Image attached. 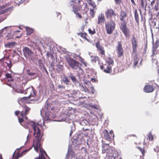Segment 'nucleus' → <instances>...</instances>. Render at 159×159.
I'll use <instances>...</instances> for the list:
<instances>
[{
    "label": "nucleus",
    "mask_w": 159,
    "mask_h": 159,
    "mask_svg": "<svg viewBox=\"0 0 159 159\" xmlns=\"http://www.w3.org/2000/svg\"><path fill=\"white\" fill-rule=\"evenodd\" d=\"M27 125H26V127H29V125H31L34 129V135L35 139L34 140L33 146L34 150L37 152H38L39 149L41 154H39L38 158H36L34 159H45V156H47L45 151L40 147V139L41 137H40V128L41 127L40 124L38 123H36L34 121H30L29 122H26Z\"/></svg>",
    "instance_id": "obj_1"
},
{
    "label": "nucleus",
    "mask_w": 159,
    "mask_h": 159,
    "mask_svg": "<svg viewBox=\"0 0 159 159\" xmlns=\"http://www.w3.org/2000/svg\"><path fill=\"white\" fill-rule=\"evenodd\" d=\"M46 109H42L41 111V115L43 118V122L44 123V121L49 120L54 118L56 116L55 112L54 111V108L49 106L48 103L45 105Z\"/></svg>",
    "instance_id": "obj_2"
},
{
    "label": "nucleus",
    "mask_w": 159,
    "mask_h": 159,
    "mask_svg": "<svg viewBox=\"0 0 159 159\" xmlns=\"http://www.w3.org/2000/svg\"><path fill=\"white\" fill-rule=\"evenodd\" d=\"M66 59V61L71 69L74 70H78V72L79 74H83V71L81 68V64L80 63L70 57H67Z\"/></svg>",
    "instance_id": "obj_3"
},
{
    "label": "nucleus",
    "mask_w": 159,
    "mask_h": 159,
    "mask_svg": "<svg viewBox=\"0 0 159 159\" xmlns=\"http://www.w3.org/2000/svg\"><path fill=\"white\" fill-rule=\"evenodd\" d=\"M102 146L103 153L106 152L107 154H108V155L111 157V159H116L117 154L116 151H113L110 148L108 149L109 146L107 144H103Z\"/></svg>",
    "instance_id": "obj_4"
},
{
    "label": "nucleus",
    "mask_w": 159,
    "mask_h": 159,
    "mask_svg": "<svg viewBox=\"0 0 159 159\" xmlns=\"http://www.w3.org/2000/svg\"><path fill=\"white\" fill-rule=\"evenodd\" d=\"M81 1L80 0H70L69 2V6L73 9V11L75 13L80 10V7L77 6L80 5L79 4Z\"/></svg>",
    "instance_id": "obj_5"
},
{
    "label": "nucleus",
    "mask_w": 159,
    "mask_h": 159,
    "mask_svg": "<svg viewBox=\"0 0 159 159\" xmlns=\"http://www.w3.org/2000/svg\"><path fill=\"white\" fill-rule=\"evenodd\" d=\"M115 24L114 22L111 20L105 23V27L107 33L111 34L115 28Z\"/></svg>",
    "instance_id": "obj_6"
},
{
    "label": "nucleus",
    "mask_w": 159,
    "mask_h": 159,
    "mask_svg": "<svg viewBox=\"0 0 159 159\" xmlns=\"http://www.w3.org/2000/svg\"><path fill=\"white\" fill-rule=\"evenodd\" d=\"M5 61V59L3 58L0 59V64L1 65V69L3 71H6L7 68V66H8L9 69H10L12 66L11 61H9V63L6 62Z\"/></svg>",
    "instance_id": "obj_7"
},
{
    "label": "nucleus",
    "mask_w": 159,
    "mask_h": 159,
    "mask_svg": "<svg viewBox=\"0 0 159 159\" xmlns=\"http://www.w3.org/2000/svg\"><path fill=\"white\" fill-rule=\"evenodd\" d=\"M90 84L91 83L89 81L84 80L82 84L81 83L79 84L80 86L82 88L84 91L86 93L89 92L88 88H90Z\"/></svg>",
    "instance_id": "obj_8"
},
{
    "label": "nucleus",
    "mask_w": 159,
    "mask_h": 159,
    "mask_svg": "<svg viewBox=\"0 0 159 159\" xmlns=\"http://www.w3.org/2000/svg\"><path fill=\"white\" fill-rule=\"evenodd\" d=\"M106 14L107 19H110L111 20L115 19L116 15L113 10L111 9L107 10Z\"/></svg>",
    "instance_id": "obj_9"
},
{
    "label": "nucleus",
    "mask_w": 159,
    "mask_h": 159,
    "mask_svg": "<svg viewBox=\"0 0 159 159\" xmlns=\"http://www.w3.org/2000/svg\"><path fill=\"white\" fill-rule=\"evenodd\" d=\"M66 159H78L74 152L71 149L69 148L67 154L66 156Z\"/></svg>",
    "instance_id": "obj_10"
},
{
    "label": "nucleus",
    "mask_w": 159,
    "mask_h": 159,
    "mask_svg": "<svg viewBox=\"0 0 159 159\" xmlns=\"http://www.w3.org/2000/svg\"><path fill=\"white\" fill-rule=\"evenodd\" d=\"M101 69L106 73H110L111 72V66L105 64L100 66Z\"/></svg>",
    "instance_id": "obj_11"
},
{
    "label": "nucleus",
    "mask_w": 159,
    "mask_h": 159,
    "mask_svg": "<svg viewBox=\"0 0 159 159\" xmlns=\"http://www.w3.org/2000/svg\"><path fill=\"white\" fill-rule=\"evenodd\" d=\"M24 93L28 94V97H34L35 96V91L34 90L33 88L32 87L27 89L25 91H24Z\"/></svg>",
    "instance_id": "obj_12"
},
{
    "label": "nucleus",
    "mask_w": 159,
    "mask_h": 159,
    "mask_svg": "<svg viewBox=\"0 0 159 159\" xmlns=\"http://www.w3.org/2000/svg\"><path fill=\"white\" fill-rule=\"evenodd\" d=\"M23 51L25 57L31 59L33 53L29 48L26 47H25L23 49Z\"/></svg>",
    "instance_id": "obj_13"
},
{
    "label": "nucleus",
    "mask_w": 159,
    "mask_h": 159,
    "mask_svg": "<svg viewBox=\"0 0 159 159\" xmlns=\"http://www.w3.org/2000/svg\"><path fill=\"white\" fill-rule=\"evenodd\" d=\"M152 55L151 56L157 53V49L159 45V41L157 40L155 42L152 39Z\"/></svg>",
    "instance_id": "obj_14"
},
{
    "label": "nucleus",
    "mask_w": 159,
    "mask_h": 159,
    "mask_svg": "<svg viewBox=\"0 0 159 159\" xmlns=\"http://www.w3.org/2000/svg\"><path fill=\"white\" fill-rule=\"evenodd\" d=\"M116 51L119 57L122 56L123 53V50L121 42H118V45L116 47Z\"/></svg>",
    "instance_id": "obj_15"
},
{
    "label": "nucleus",
    "mask_w": 159,
    "mask_h": 159,
    "mask_svg": "<svg viewBox=\"0 0 159 159\" xmlns=\"http://www.w3.org/2000/svg\"><path fill=\"white\" fill-rule=\"evenodd\" d=\"M22 107H23V111L21 112L20 115L22 117L24 118V116L27 115L28 112L30 111L31 109L30 107L26 105H24Z\"/></svg>",
    "instance_id": "obj_16"
},
{
    "label": "nucleus",
    "mask_w": 159,
    "mask_h": 159,
    "mask_svg": "<svg viewBox=\"0 0 159 159\" xmlns=\"http://www.w3.org/2000/svg\"><path fill=\"white\" fill-rule=\"evenodd\" d=\"M96 46L98 50H99L101 52V53L102 55L104 54V50L103 49V48L99 44V41L96 43H95Z\"/></svg>",
    "instance_id": "obj_17"
},
{
    "label": "nucleus",
    "mask_w": 159,
    "mask_h": 159,
    "mask_svg": "<svg viewBox=\"0 0 159 159\" xmlns=\"http://www.w3.org/2000/svg\"><path fill=\"white\" fill-rule=\"evenodd\" d=\"M105 21V18L103 15L101 14L98 16V21L97 22V23L98 24L104 23Z\"/></svg>",
    "instance_id": "obj_18"
},
{
    "label": "nucleus",
    "mask_w": 159,
    "mask_h": 159,
    "mask_svg": "<svg viewBox=\"0 0 159 159\" xmlns=\"http://www.w3.org/2000/svg\"><path fill=\"white\" fill-rule=\"evenodd\" d=\"M103 134L104 138L107 140L110 141L111 140V138L107 130L106 129H105L103 131Z\"/></svg>",
    "instance_id": "obj_19"
},
{
    "label": "nucleus",
    "mask_w": 159,
    "mask_h": 159,
    "mask_svg": "<svg viewBox=\"0 0 159 159\" xmlns=\"http://www.w3.org/2000/svg\"><path fill=\"white\" fill-rule=\"evenodd\" d=\"M132 43L133 46V53H135V51L136 50V49L137 47V44L136 39L134 37H133L132 39Z\"/></svg>",
    "instance_id": "obj_20"
},
{
    "label": "nucleus",
    "mask_w": 159,
    "mask_h": 159,
    "mask_svg": "<svg viewBox=\"0 0 159 159\" xmlns=\"http://www.w3.org/2000/svg\"><path fill=\"white\" fill-rule=\"evenodd\" d=\"M28 97H24L18 100V102L20 105H21V104L27 102Z\"/></svg>",
    "instance_id": "obj_21"
},
{
    "label": "nucleus",
    "mask_w": 159,
    "mask_h": 159,
    "mask_svg": "<svg viewBox=\"0 0 159 159\" xmlns=\"http://www.w3.org/2000/svg\"><path fill=\"white\" fill-rule=\"evenodd\" d=\"M126 13L124 11H121L120 14V19L121 21H124V19L126 17Z\"/></svg>",
    "instance_id": "obj_22"
},
{
    "label": "nucleus",
    "mask_w": 159,
    "mask_h": 159,
    "mask_svg": "<svg viewBox=\"0 0 159 159\" xmlns=\"http://www.w3.org/2000/svg\"><path fill=\"white\" fill-rule=\"evenodd\" d=\"M122 30L126 37L129 36L128 30L124 25L122 26Z\"/></svg>",
    "instance_id": "obj_23"
},
{
    "label": "nucleus",
    "mask_w": 159,
    "mask_h": 159,
    "mask_svg": "<svg viewBox=\"0 0 159 159\" xmlns=\"http://www.w3.org/2000/svg\"><path fill=\"white\" fill-rule=\"evenodd\" d=\"M62 81L63 83L66 84V85H69V83L70 82V80H68V77L66 76H65L62 80Z\"/></svg>",
    "instance_id": "obj_24"
},
{
    "label": "nucleus",
    "mask_w": 159,
    "mask_h": 159,
    "mask_svg": "<svg viewBox=\"0 0 159 159\" xmlns=\"http://www.w3.org/2000/svg\"><path fill=\"white\" fill-rule=\"evenodd\" d=\"M91 61L93 63H95L96 62H99V58L97 56H92L91 57Z\"/></svg>",
    "instance_id": "obj_25"
},
{
    "label": "nucleus",
    "mask_w": 159,
    "mask_h": 159,
    "mask_svg": "<svg viewBox=\"0 0 159 159\" xmlns=\"http://www.w3.org/2000/svg\"><path fill=\"white\" fill-rule=\"evenodd\" d=\"M106 61L107 63L106 64L109 65V66H111V65H113V60L110 57H108L106 59Z\"/></svg>",
    "instance_id": "obj_26"
},
{
    "label": "nucleus",
    "mask_w": 159,
    "mask_h": 159,
    "mask_svg": "<svg viewBox=\"0 0 159 159\" xmlns=\"http://www.w3.org/2000/svg\"><path fill=\"white\" fill-rule=\"evenodd\" d=\"M7 11V9L4 6H0V14L4 13Z\"/></svg>",
    "instance_id": "obj_27"
},
{
    "label": "nucleus",
    "mask_w": 159,
    "mask_h": 159,
    "mask_svg": "<svg viewBox=\"0 0 159 159\" xmlns=\"http://www.w3.org/2000/svg\"><path fill=\"white\" fill-rule=\"evenodd\" d=\"M26 30L27 32L26 34L27 35H30L33 33L34 30L28 27H25Z\"/></svg>",
    "instance_id": "obj_28"
},
{
    "label": "nucleus",
    "mask_w": 159,
    "mask_h": 159,
    "mask_svg": "<svg viewBox=\"0 0 159 159\" xmlns=\"http://www.w3.org/2000/svg\"><path fill=\"white\" fill-rule=\"evenodd\" d=\"M139 61V56L136 55L134 57V67L137 65L138 62Z\"/></svg>",
    "instance_id": "obj_29"
},
{
    "label": "nucleus",
    "mask_w": 159,
    "mask_h": 159,
    "mask_svg": "<svg viewBox=\"0 0 159 159\" xmlns=\"http://www.w3.org/2000/svg\"><path fill=\"white\" fill-rule=\"evenodd\" d=\"M16 44V43L15 42L8 43L7 44L6 46L8 48H12L15 46Z\"/></svg>",
    "instance_id": "obj_30"
},
{
    "label": "nucleus",
    "mask_w": 159,
    "mask_h": 159,
    "mask_svg": "<svg viewBox=\"0 0 159 159\" xmlns=\"http://www.w3.org/2000/svg\"><path fill=\"white\" fill-rule=\"evenodd\" d=\"M134 17L136 21L138 23L139 21L138 14L137 13V11L136 9H135L134 12Z\"/></svg>",
    "instance_id": "obj_31"
},
{
    "label": "nucleus",
    "mask_w": 159,
    "mask_h": 159,
    "mask_svg": "<svg viewBox=\"0 0 159 159\" xmlns=\"http://www.w3.org/2000/svg\"><path fill=\"white\" fill-rule=\"evenodd\" d=\"M156 84L155 83L150 85V92H152L156 88Z\"/></svg>",
    "instance_id": "obj_32"
},
{
    "label": "nucleus",
    "mask_w": 159,
    "mask_h": 159,
    "mask_svg": "<svg viewBox=\"0 0 159 159\" xmlns=\"http://www.w3.org/2000/svg\"><path fill=\"white\" fill-rule=\"evenodd\" d=\"M144 92L147 93H149V85H146L143 88Z\"/></svg>",
    "instance_id": "obj_33"
},
{
    "label": "nucleus",
    "mask_w": 159,
    "mask_h": 159,
    "mask_svg": "<svg viewBox=\"0 0 159 159\" xmlns=\"http://www.w3.org/2000/svg\"><path fill=\"white\" fill-rule=\"evenodd\" d=\"M69 77L71 79L73 83H75L77 81L76 78L74 75H70L69 76Z\"/></svg>",
    "instance_id": "obj_34"
},
{
    "label": "nucleus",
    "mask_w": 159,
    "mask_h": 159,
    "mask_svg": "<svg viewBox=\"0 0 159 159\" xmlns=\"http://www.w3.org/2000/svg\"><path fill=\"white\" fill-rule=\"evenodd\" d=\"M88 2L91 6L93 7V8H94L95 7V5L94 2L91 1L90 0H88Z\"/></svg>",
    "instance_id": "obj_35"
},
{
    "label": "nucleus",
    "mask_w": 159,
    "mask_h": 159,
    "mask_svg": "<svg viewBox=\"0 0 159 159\" xmlns=\"http://www.w3.org/2000/svg\"><path fill=\"white\" fill-rule=\"evenodd\" d=\"M90 106L92 108L94 109H98L99 107V106L97 105H96L95 104L92 105L90 104Z\"/></svg>",
    "instance_id": "obj_36"
},
{
    "label": "nucleus",
    "mask_w": 159,
    "mask_h": 159,
    "mask_svg": "<svg viewBox=\"0 0 159 159\" xmlns=\"http://www.w3.org/2000/svg\"><path fill=\"white\" fill-rule=\"evenodd\" d=\"M141 7L142 8L144 9L146 7V5H145L144 1L143 0H141Z\"/></svg>",
    "instance_id": "obj_37"
},
{
    "label": "nucleus",
    "mask_w": 159,
    "mask_h": 159,
    "mask_svg": "<svg viewBox=\"0 0 159 159\" xmlns=\"http://www.w3.org/2000/svg\"><path fill=\"white\" fill-rule=\"evenodd\" d=\"M88 31L89 34H93L95 33V30H92L90 29H89L88 30Z\"/></svg>",
    "instance_id": "obj_38"
},
{
    "label": "nucleus",
    "mask_w": 159,
    "mask_h": 159,
    "mask_svg": "<svg viewBox=\"0 0 159 159\" xmlns=\"http://www.w3.org/2000/svg\"><path fill=\"white\" fill-rule=\"evenodd\" d=\"M79 34L80 35V36L83 38H86V34L85 33H79Z\"/></svg>",
    "instance_id": "obj_39"
},
{
    "label": "nucleus",
    "mask_w": 159,
    "mask_h": 159,
    "mask_svg": "<svg viewBox=\"0 0 159 159\" xmlns=\"http://www.w3.org/2000/svg\"><path fill=\"white\" fill-rule=\"evenodd\" d=\"M90 15L92 17L94 16V10L93 9H90Z\"/></svg>",
    "instance_id": "obj_40"
},
{
    "label": "nucleus",
    "mask_w": 159,
    "mask_h": 159,
    "mask_svg": "<svg viewBox=\"0 0 159 159\" xmlns=\"http://www.w3.org/2000/svg\"><path fill=\"white\" fill-rule=\"evenodd\" d=\"M159 2H157L154 7V9L156 11H157L158 10Z\"/></svg>",
    "instance_id": "obj_41"
},
{
    "label": "nucleus",
    "mask_w": 159,
    "mask_h": 159,
    "mask_svg": "<svg viewBox=\"0 0 159 159\" xmlns=\"http://www.w3.org/2000/svg\"><path fill=\"white\" fill-rule=\"evenodd\" d=\"M137 148L143 154V153H144V150L143 149L139 147H137Z\"/></svg>",
    "instance_id": "obj_42"
},
{
    "label": "nucleus",
    "mask_w": 159,
    "mask_h": 159,
    "mask_svg": "<svg viewBox=\"0 0 159 159\" xmlns=\"http://www.w3.org/2000/svg\"><path fill=\"white\" fill-rule=\"evenodd\" d=\"M6 37H7V39H11L13 38V36L11 34H7V36H6Z\"/></svg>",
    "instance_id": "obj_43"
},
{
    "label": "nucleus",
    "mask_w": 159,
    "mask_h": 159,
    "mask_svg": "<svg viewBox=\"0 0 159 159\" xmlns=\"http://www.w3.org/2000/svg\"><path fill=\"white\" fill-rule=\"evenodd\" d=\"M71 129H72L70 130V136H71L72 134L73 133L72 130H74V129H75V125H72V128H71Z\"/></svg>",
    "instance_id": "obj_44"
},
{
    "label": "nucleus",
    "mask_w": 159,
    "mask_h": 159,
    "mask_svg": "<svg viewBox=\"0 0 159 159\" xmlns=\"http://www.w3.org/2000/svg\"><path fill=\"white\" fill-rule=\"evenodd\" d=\"M15 91L17 93H24V91L20 89L15 90Z\"/></svg>",
    "instance_id": "obj_45"
},
{
    "label": "nucleus",
    "mask_w": 159,
    "mask_h": 159,
    "mask_svg": "<svg viewBox=\"0 0 159 159\" xmlns=\"http://www.w3.org/2000/svg\"><path fill=\"white\" fill-rule=\"evenodd\" d=\"M77 56L79 57L80 58V61L82 63H84V61L83 59L79 55H77Z\"/></svg>",
    "instance_id": "obj_46"
},
{
    "label": "nucleus",
    "mask_w": 159,
    "mask_h": 159,
    "mask_svg": "<svg viewBox=\"0 0 159 159\" xmlns=\"http://www.w3.org/2000/svg\"><path fill=\"white\" fill-rule=\"evenodd\" d=\"M79 139H77L76 140V141L77 142V145H80L83 142V140H81V141L80 142H79Z\"/></svg>",
    "instance_id": "obj_47"
},
{
    "label": "nucleus",
    "mask_w": 159,
    "mask_h": 159,
    "mask_svg": "<svg viewBox=\"0 0 159 159\" xmlns=\"http://www.w3.org/2000/svg\"><path fill=\"white\" fill-rule=\"evenodd\" d=\"M27 74L28 75L30 76L33 75L35 74L34 73L30 72L29 71H28L27 72Z\"/></svg>",
    "instance_id": "obj_48"
},
{
    "label": "nucleus",
    "mask_w": 159,
    "mask_h": 159,
    "mask_svg": "<svg viewBox=\"0 0 159 159\" xmlns=\"http://www.w3.org/2000/svg\"><path fill=\"white\" fill-rule=\"evenodd\" d=\"M153 136L151 134V133H150V140H152L153 139Z\"/></svg>",
    "instance_id": "obj_49"
},
{
    "label": "nucleus",
    "mask_w": 159,
    "mask_h": 159,
    "mask_svg": "<svg viewBox=\"0 0 159 159\" xmlns=\"http://www.w3.org/2000/svg\"><path fill=\"white\" fill-rule=\"evenodd\" d=\"M18 120H19V121L20 123L21 124L22 122L24 121V120L22 118H20L19 117H18ZM22 125V124H21Z\"/></svg>",
    "instance_id": "obj_50"
},
{
    "label": "nucleus",
    "mask_w": 159,
    "mask_h": 159,
    "mask_svg": "<svg viewBox=\"0 0 159 159\" xmlns=\"http://www.w3.org/2000/svg\"><path fill=\"white\" fill-rule=\"evenodd\" d=\"M31 136L29 134H28V135L27 136V140L26 141V142L30 140V139L31 138Z\"/></svg>",
    "instance_id": "obj_51"
},
{
    "label": "nucleus",
    "mask_w": 159,
    "mask_h": 159,
    "mask_svg": "<svg viewBox=\"0 0 159 159\" xmlns=\"http://www.w3.org/2000/svg\"><path fill=\"white\" fill-rule=\"evenodd\" d=\"M6 76L7 78H9L11 77V75L9 73L6 74Z\"/></svg>",
    "instance_id": "obj_52"
},
{
    "label": "nucleus",
    "mask_w": 159,
    "mask_h": 159,
    "mask_svg": "<svg viewBox=\"0 0 159 159\" xmlns=\"http://www.w3.org/2000/svg\"><path fill=\"white\" fill-rule=\"evenodd\" d=\"M76 16L79 18H81L82 16L79 13H76Z\"/></svg>",
    "instance_id": "obj_53"
},
{
    "label": "nucleus",
    "mask_w": 159,
    "mask_h": 159,
    "mask_svg": "<svg viewBox=\"0 0 159 159\" xmlns=\"http://www.w3.org/2000/svg\"><path fill=\"white\" fill-rule=\"evenodd\" d=\"M154 149L155 152H158L159 151V148L158 147H157L156 148H156H155Z\"/></svg>",
    "instance_id": "obj_54"
},
{
    "label": "nucleus",
    "mask_w": 159,
    "mask_h": 159,
    "mask_svg": "<svg viewBox=\"0 0 159 159\" xmlns=\"http://www.w3.org/2000/svg\"><path fill=\"white\" fill-rule=\"evenodd\" d=\"M58 67L61 70H62L63 68V66L61 65H59L58 66Z\"/></svg>",
    "instance_id": "obj_55"
},
{
    "label": "nucleus",
    "mask_w": 159,
    "mask_h": 159,
    "mask_svg": "<svg viewBox=\"0 0 159 159\" xmlns=\"http://www.w3.org/2000/svg\"><path fill=\"white\" fill-rule=\"evenodd\" d=\"M58 88L60 89H64L65 88L64 86H62L60 85H59V86H58Z\"/></svg>",
    "instance_id": "obj_56"
},
{
    "label": "nucleus",
    "mask_w": 159,
    "mask_h": 159,
    "mask_svg": "<svg viewBox=\"0 0 159 159\" xmlns=\"http://www.w3.org/2000/svg\"><path fill=\"white\" fill-rule=\"evenodd\" d=\"M91 89V90L92 91V93H94V89L93 88V86H91L90 87Z\"/></svg>",
    "instance_id": "obj_57"
},
{
    "label": "nucleus",
    "mask_w": 159,
    "mask_h": 159,
    "mask_svg": "<svg viewBox=\"0 0 159 159\" xmlns=\"http://www.w3.org/2000/svg\"><path fill=\"white\" fill-rule=\"evenodd\" d=\"M110 133L111 134H113V138H114V135L113 134V132L112 130H111L110 132Z\"/></svg>",
    "instance_id": "obj_58"
},
{
    "label": "nucleus",
    "mask_w": 159,
    "mask_h": 159,
    "mask_svg": "<svg viewBox=\"0 0 159 159\" xmlns=\"http://www.w3.org/2000/svg\"><path fill=\"white\" fill-rule=\"evenodd\" d=\"M15 115H16V116H17L18 115L19 113V111H16L15 112Z\"/></svg>",
    "instance_id": "obj_59"
},
{
    "label": "nucleus",
    "mask_w": 159,
    "mask_h": 159,
    "mask_svg": "<svg viewBox=\"0 0 159 159\" xmlns=\"http://www.w3.org/2000/svg\"><path fill=\"white\" fill-rule=\"evenodd\" d=\"M29 0H21L20 1H19V2H20L21 3H22L24 2L25 1L26 2H28Z\"/></svg>",
    "instance_id": "obj_60"
},
{
    "label": "nucleus",
    "mask_w": 159,
    "mask_h": 159,
    "mask_svg": "<svg viewBox=\"0 0 159 159\" xmlns=\"http://www.w3.org/2000/svg\"><path fill=\"white\" fill-rule=\"evenodd\" d=\"M29 150H28V149H27V150H24V151H23V152H22V154H23L24 153H25V152H26L28 151H29Z\"/></svg>",
    "instance_id": "obj_61"
},
{
    "label": "nucleus",
    "mask_w": 159,
    "mask_h": 159,
    "mask_svg": "<svg viewBox=\"0 0 159 159\" xmlns=\"http://www.w3.org/2000/svg\"><path fill=\"white\" fill-rule=\"evenodd\" d=\"M8 79V81H13L12 79V78L11 77L10 78H9Z\"/></svg>",
    "instance_id": "obj_62"
},
{
    "label": "nucleus",
    "mask_w": 159,
    "mask_h": 159,
    "mask_svg": "<svg viewBox=\"0 0 159 159\" xmlns=\"http://www.w3.org/2000/svg\"><path fill=\"white\" fill-rule=\"evenodd\" d=\"M116 2V3L118 4L119 3L120 1V0H115Z\"/></svg>",
    "instance_id": "obj_63"
},
{
    "label": "nucleus",
    "mask_w": 159,
    "mask_h": 159,
    "mask_svg": "<svg viewBox=\"0 0 159 159\" xmlns=\"http://www.w3.org/2000/svg\"><path fill=\"white\" fill-rule=\"evenodd\" d=\"M7 27H4V28H3L2 30V32H4L6 30V28H7Z\"/></svg>",
    "instance_id": "obj_64"
}]
</instances>
